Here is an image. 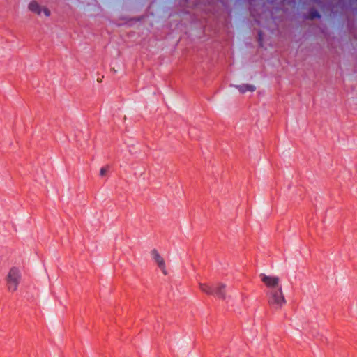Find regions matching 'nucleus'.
I'll return each instance as SVG.
<instances>
[{
    "mask_svg": "<svg viewBox=\"0 0 357 357\" xmlns=\"http://www.w3.org/2000/svg\"><path fill=\"white\" fill-rule=\"evenodd\" d=\"M236 88L239 90L241 93H245L247 91L253 92L255 91L256 87L252 84H244L239 86H237Z\"/></svg>",
    "mask_w": 357,
    "mask_h": 357,
    "instance_id": "6e6552de",
    "label": "nucleus"
},
{
    "mask_svg": "<svg viewBox=\"0 0 357 357\" xmlns=\"http://www.w3.org/2000/svg\"><path fill=\"white\" fill-rule=\"evenodd\" d=\"M150 255L152 260L156 264L158 268L161 271V272L165 275H167L168 271L167 264L164 257L160 255V253L156 249H153L151 251Z\"/></svg>",
    "mask_w": 357,
    "mask_h": 357,
    "instance_id": "20e7f679",
    "label": "nucleus"
},
{
    "mask_svg": "<svg viewBox=\"0 0 357 357\" xmlns=\"http://www.w3.org/2000/svg\"><path fill=\"white\" fill-rule=\"evenodd\" d=\"M226 284L224 283H217L214 285L215 294L221 298H225Z\"/></svg>",
    "mask_w": 357,
    "mask_h": 357,
    "instance_id": "0eeeda50",
    "label": "nucleus"
},
{
    "mask_svg": "<svg viewBox=\"0 0 357 357\" xmlns=\"http://www.w3.org/2000/svg\"><path fill=\"white\" fill-rule=\"evenodd\" d=\"M22 278L21 271L19 267L12 266L6 278V287L9 292L17 291Z\"/></svg>",
    "mask_w": 357,
    "mask_h": 357,
    "instance_id": "f257e3e1",
    "label": "nucleus"
},
{
    "mask_svg": "<svg viewBox=\"0 0 357 357\" xmlns=\"http://www.w3.org/2000/svg\"><path fill=\"white\" fill-rule=\"evenodd\" d=\"M29 8L30 10L38 15L44 14L45 16H49L50 15V12L47 8L40 6L36 1L31 2L29 5Z\"/></svg>",
    "mask_w": 357,
    "mask_h": 357,
    "instance_id": "39448f33",
    "label": "nucleus"
},
{
    "mask_svg": "<svg viewBox=\"0 0 357 357\" xmlns=\"http://www.w3.org/2000/svg\"><path fill=\"white\" fill-rule=\"evenodd\" d=\"M259 278L261 282L268 289V291L282 289L281 278L278 275L261 273Z\"/></svg>",
    "mask_w": 357,
    "mask_h": 357,
    "instance_id": "7ed1b4c3",
    "label": "nucleus"
},
{
    "mask_svg": "<svg viewBox=\"0 0 357 357\" xmlns=\"http://www.w3.org/2000/svg\"><path fill=\"white\" fill-rule=\"evenodd\" d=\"M107 171H108L107 167H102V168L100 169V175L101 176H105V175L107 174Z\"/></svg>",
    "mask_w": 357,
    "mask_h": 357,
    "instance_id": "1a4fd4ad",
    "label": "nucleus"
},
{
    "mask_svg": "<svg viewBox=\"0 0 357 357\" xmlns=\"http://www.w3.org/2000/svg\"><path fill=\"white\" fill-rule=\"evenodd\" d=\"M268 303L275 309L280 310L286 304V299L282 289L267 292Z\"/></svg>",
    "mask_w": 357,
    "mask_h": 357,
    "instance_id": "f03ea898",
    "label": "nucleus"
},
{
    "mask_svg": "<svg viewBox=\"0 0 357 357\" xmlns=\"http://www.w3.org/2000/svg\"><path fill=\"white\" fill-rule=\"evenodd\" d=\"M199 289L200 291L207 295H214V285H211L210 284L206 282H199L198 283Z\"/></svg>",
    "mask_w": 357,
    "mask_h": 357,
    "instance_id": "423d86ee",
    "label": "nucleus"
}]
</instances>
